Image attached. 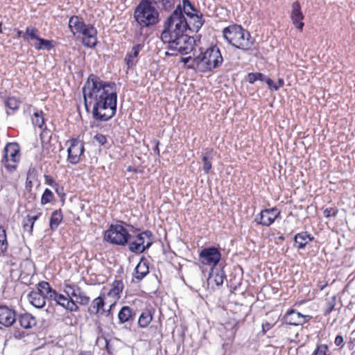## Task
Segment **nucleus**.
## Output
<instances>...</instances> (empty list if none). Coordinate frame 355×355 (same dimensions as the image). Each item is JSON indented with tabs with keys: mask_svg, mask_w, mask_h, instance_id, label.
Segmentation results:
<instances>
[{
	"mask_svg": "<svg viewBox=\"0 0 355 355\" xmlns=\"http://www.w3.org/2000/svg\"><path fill=\"white\" fill-rule=\"evenodd\" d=\"M272 325L268 322H266L262 324V328H263V331H268L269 329H270L272 328Z\"/></svg>",
	"mask_w": 355,
	"mask_h": 355,
	"instance_id": "nucleus-54",
	"label": "nucleus"
},
{
	"mask_svg": "<svg viewBox=\"0 0 355 355\" xmlns=\"http://www.w3.org/2000/svg\"><path fill=\"white\" fill-rule=\"evenodd\" d=\"M154 151L156 154L159 155V148H158V142L155 145V147L154 148Z\"/></svg>",
	"mask_w": 355,
	"mask_h": 355,
	"instance_id": "nucleus-56",
	"label": "nucleus"
},
{
	"mask_svg": "<svg viewBox=\"0 0 355 355\" xmlns=\"http://www.w3.org/2000/svg\"><path fill=\"white\" fill-rule=\"evenodd\" d=\"M15 321V311L6 306H0V324L6 327H10Z\"/></svg>",
	"mask_w": 355,
	"mask_h": 355,
	"instance_id": "nucleus-16",
	"label": "nucleus"
},
{
	"mask_svg": "<svg viewBox=\"0 0 355 355\" xmlns=\"http://www.w3.org/2000/svg\"><path fill=\"white\" fill-rule=\"evenodd\" d=\"M266 77V76L261 73H250L248 75L247 80L252 84L257 80L264 81Z\"/></svg>",
	"mask_w": 355,
	"mask_h": 355,
	"instance_id": "nucleus-40",
	"label": "nucleus"
},
{
	"mask_svg": "<svg viewBox=\"0 0 355 355\" xmlns=\"http://www.w3.org/2000/svg\"><path fill=\"white\" fill-rule=\"evenodd\" d=\"M19 322L21 327H22L24 329L31 328L36 324L35 318L33 317L29 313H25L21 315L19 318Z\"/></svg>",
	"mask_w": 355,
	"mask_h": 355,
	"instance_id": "nucleus-31",
	"label": "nucleus"
},
{
	"mask_svg": "<svg viewBox=\"0 0 355 355\" xmlns=\"http://www.w3.org/2000/svg\"><path fill=\"white\" fill-rule=\"evenodd\" d=\"M32 123L35 127L39 128V131L44 132L46 130V126L43 128L44 125V114L42 111H36L34 112L32 117Z\"/></svg>",
	"mask_w": 355,
	"mask_h": 355,
	"instance_id": "nucleus-29",
	"label": "nucleus"
},
{
	"mask_svg": "<svg viewBox=\"0 0 355 355\" xmlns=\"http://www.w3.org/2000/svg\"><path fill=\"white\" fill-rule=\"evenodd\" d=\"M50 300L55 301L57 304L71 312H76L79 310V307L75 303L74 300L69 299L66 294L63 295L58 293L55 290H53L51 287L50 292Z\"/></svg>",
	"mask_w": 355,
	"mask_h": 355,
	"instance_id": "nucleus-10",
	"label": "nucleus"
},
{
	"mask_svg": "<svg viewBox=\"0 0 355 355\" xmlns=\"http://www.w3.org/2000/svg\"><path fill=\"white\" fill-rule=\"evenodd\" d=\"M134 277L138 282L143 279L149 272L148 263L146 259H141L135 269Z\"/></svg>",
	"mask_w": 355,
	"mask_h": 355,
	"instance_id": "nucleus-19",
	"label": "nucleus"
},
{
	"mask_svg": "<svg viewBox=\"0 0 355 355\" xmlns=\"http://www.w3.org/2000/svg\"><path fill=\"white\" fill-rule=\"evenodd\" d=\"M177 7H180L181 13L183 14L184 12L189 18L198 12L190 0H182V4H179Z\"/></svg>",
	"mask_w": 355,
	"mask_h": 355,
	"instance_id": "nucleus-27",
	"label": "nucleus"
},
{
	"mask_svg": "<svg viewBox=\"0 0 355 355\" xmlns=\"http://www.w3.org/2000/svg\"><path fill=\"white\" fill-rule=\"evenodd\" d=\"M223 58L217 46H211L193 58V67L197 71L206 73L212 71L220 66Z\"/></svg>",
	"mask_w": 355,
	"mask_h": 355,
	"instance_id": "nucleus-3",
	"label": "nucleus"
},
{
	"mask_svg": "<svg viewBox=\"0 0 355 355\" xmlns=\"http://www.w3.org/2000/svg\"><path fill=\"white\" fill-rule=\"evenodd\" d=\"M44 180H45V183L47 184L48 185L51 186L53 187L57 186V183L55 182L54 179L52 177H51L50 175H45Z\"/></svg>",
	"mask_w": 355,
	"mask_h": 355,
	"instance_id": "nucleus-49",
	"label": "nucleus"
},
{
	"mask_svg": "<svg viewBox=\"0 0 355 355\" xmlns=\"http://www.w3.org/2000/svg\"><path fill=\"white\" fill-rule=\"evenodd\" d=\"M1 32V23H0V33Z\"/></svg>",
	"mask_w": 355,
	"mask_h": 355,
	"instance_id": "nucleus-57",
	"label": "nucleus"
},
{
	"mask_svg": "<svg viewBox=\"0 0 355 355\" xmlns=\"http://www.w3.org/2000/svg\"><path fill=\"white\" fill-rule=\"evenodd\" d=\"M292 10L291 13V19L293 25L300 31H302L304 27V15L301 11L300 4L298 1H295L292 4Z\"/></svg>",
	"mask_w": 355,
	"mask_h": 355,
	"instance_id": "nucleus-17",
	"label": "nucleus"
},
{
	"mask_svg": "<svg viewBox=\"0 0 355 355\" xmlns=\"http://www.w3.org/2000/svg\"><path fill=\"white\" fill-rule=\"evenodd\" d=\"M62 220V214L60 210L54 211L51 216L49 225L51 230H54L58 228Z\"/></svg>",
	"mask_w": 355,
	"mask_h": 355,
	"instance_id": "nucleus-33",
	"label": "nucleus"
},
{
	"mask_svg": "<svg viewBox=\"0 0 355 355\" xmlns=\"http://www.w3.org/2000/svg\"><path fill=\"white\" fill-rule=\"evenodd\" d=\"M335 297H333L330 301L327 302L325 313L329 314L332 311L335 306Z\"/></svg>",
	"mask_w": 355,
	"mask_h": 355,
	"instance_id": "nucleus-48",
	"label": "nucleus"
},
{
	"mask_svg": "<svg viewBox=\"0 0 355 355\" xmlns=\"http://www.w3.org/2000/svg\"><path fill=\"white\" fill-rule=\"evenodd\" d=\"M223 34L229 44L244 51L252 49L254 45L250 33L240 25L233 24L225 28Z\"/></svg>",
	"mask_w": 355,
	"mask_h": 355,
	"instance_id": "nucleus-4",
	"label": "nucleus"
},
{
	"mask_svg": "<svg viewBox=\"0 0 355 355\" xmlns=\"http://www.w3.org/2000/svg\"><path fill=\"white\" fill-rule=\"evenodd\" d=\"M152 4L160 3L164 9L171 8L173 3L172 0H151Z\"/></svg>",
	"mask_w": 355,
	"mask_h": 355,
	"instance_id": "nucleus-43",
	"label": "nucleus"
},
{
	"mask_svg": "<svg viewBox=\"0 0 355 355\" xmlns=\"http://www.w3.org/2000/svg\"><path fill=\"white\" fill-rule=\"evenodd\" d=\"M123 289V284L121 280H115L112 286V288L107 293V296L113 300H118L120 297V293Z\"/></svg>",
	"mask_w": 355,
	"mask_h": 355,
	"instance_id": "nucleus-28",
	"label": "nucleus"
},
{
	"mask_svg": "<svg viewBox=\"0 0 355 355\" xmlns=\"http://www.w3.org/2000/svg\"><path fill=\"white\" fill-rule=\"evenodd\" d=\"M93 141H96L99 145H103L106 143L107 139L105 135H95L93 138Z\"/></svg>",
	"mask_w": 355,
	"mask_h": 355,
	"instance_id": "nucleus-47",
	"label": "nucleus"
},
{
	"mask_svg": "<svg viewBox=\"0 0 355 355\" xmlns=\"http://www.w3.org/2000/svg\"><path fill=\"white\" fill-rule=\"evenodd\" d=\"M70 145L67 149L68 161L76 164L79 162L80 157L84 152V145L83 141L78 139H72L69 141Z\"/></svg>",
	"mask_w": 355,
	"mask_h": 355,
	"instance_id": "nucleus-11",
	"label": "nucleus"
},
{
	"mask_svg": "<svg viewBox=\"0 0 355 355\" xmlns=\"http://www.w3.org/2000/svg\"><path fill=\"white\" fill-rule=\"evenodd\" d=\"M51 286L47 282L42 281L37 284V290L28 295L29 302L37 309H42L46 304V300H50Z\"/></svg>",
	"mask_w": 355,
	"mask_h": 355,
	"instance_id": "nucleus-7",
	"label": "nucleus"
},
{
	"mask_svg": "<svg viewBox=\"0 0 355 355\" xmlns=\"http://www.w3.org/2000/svg\"><path fill=\"white\" fill-rule=\"evenodd\" d=\"M264 81L268 84L269 88H270L271 89H273V86H274L275 83H273V81L271 79H270L268 77H266Z\"/></svg>",
	"mask_w": 355,
	"mask_h": 355,
	"instance_id": "nucleus-53",
	"label": "nucleus"
},
{
	"mask_svg": "<svg viewBox=\"0 0 355 355\" xmlns=\"http://www.w3.org/2000/svg\"><path fill=\"white\" fill-rule=\"evenodd\" d=\"M40 215V212L37 213L36 215L34 216L28 214L23 220L24 231L28 232L29 235H31L33 232L34 223L39 218Z\"/></svg>",
	"mask_w": 355,
	"mask_h": 355,
	"instance_id": "nucleus-24",
	"label": "nucleus"
},
{
	"mask_svg": "<svg viewBox=\"0 0 355 355\" xmlns=\"http://www.w3.org/2000/svg\"><path fill=\"white\" fill-rule=\"evenodd\" d=\"M225 278V274L223 270H218L215 273L212 271L210 273L209 280H214L216 286H221Z\"/></svg>",
	"mask_w": 355,
	"mask_h": 355,
	"instance_id": "nucleus-35",
	"label": "nucleus"
},
{
	"mask_svg": "<svg viewBox=\"0 0 355 355\" xmlns=\"http://www.w3.org/2000/svg\"><path fill=\"white\" fill-rule=\"evenodd\" d=\"M199 257L202 264L214 266L219 262L221 254L216 248L210 247L202 250Z\"/></svg>",
	"mask_w": 355,
	"mask_h": 355,
	"instance_id": "nucleus-12",
	"label": "nucleus"
},
{
	"mask_svg": "<svg viewBox=\"0 0 355 355\" xmlns=\"http://www.w3.org/2000/svg\"><path fill=\"white\" fill-rule=\"evenodd\" d=\"M163 42L168 44L170 49L186 55L193 50L195 40L187 34H183L171 39L168 42Z\"/></svg>",
	"mask_w": 355,
	"mask_h": 355,
	"instance_id": "nucleus-9",
	"label": "nucleus"
},
{
	"mask_svg": "<svg viewBox=\"0 0 355 355\" xmlns=\"http://www.w3.org/2000/svg\"><path fill=\"white\" fill-rule=\"evenodd\" d=\"M280 212L275 208L265 209L256 216L254 220L263 226L270 225L279 215Z\"/></svg>",
	"mask_w": 355,
	"mask_h": 355,
	"instance_id": "nucleus-13",
	"label": "nucleus"
},
{
	"mask_svg": "<svg viewBox=\"0 0 355 355\" xmlns=\"http://www.w3.org/2000/svg\"><path fill=\"white\" fill-rule=\"evenodd\" d=\"M8 248L6 230L0 227V252H5Z\"/></svg>",
	"mask_w": 355,
	"mask_h": 355,
	"instance_id": "nucleus-38",
	"label": "nucleus"
},
{
	"mask_svg": "<svg viewBox=\"0 0 355 355\" xmlns=\"http://www.w3.org/2000/svg\"><path fill=\"white\" fill-rule=\"evenodd\" d=\"M202 159L203 161L202 169L205 173H208L211 168V163L207 155H202Z\"/></svg>",
	"mask_w": 355,
	"mask_h": 355,
	"instance_id": "nucleus-42",
	"label": "nucleus"
},
{
	"mask_svg": "<svg viewBox=\"0 0 355 355\" xmlns=\"http://www.w3.org/2000/svg\"><path fill=\"white\" fill-rule=\"evenodd\" d=\"M79 34L83 35V44L84 46L89 48L96 46L97 43V31L93 26L87 24L85 27L83 28V31H81Z\"/></svg>",
	"mask_w": 355,
	"mask_h": 355,
	"instance_id": "nucleus-14",
	"label": "nucleus"
},
{
	"mask_svg": "<svg viewBox=\"0 0 355 355\" xmlns=\"http://www.w3.org/2000/svg\"><path fill=\"white\" fill-rule=\"evenodd\" d=\"M87 24L78 16H72L69 20V28L73 35L79 34Z\"/></svg>",
	"mask_w": 355,
	"mask_h": 355,
	"instance_id": "nucleus-20",
	"label": "nucleus"
},
{
	"mask_svg": "<svg viewBox=\"0 0 355 355\" xmlns=\"http://www.w3.org/2000/svg\"><path fill=\"white\" fill-rule=\"evenodd\" d=\"M19 148L16 144H10L5 148L3 162L17 163L19 161Z\"/></svg>",
	"mask_w": 355,
	"mask_h": 355,
	"instance_id": "nucleus-18",
	"label": "nucleus"
},
{
	"mask_svg": "<svg viewBox=\"0 0 355 355\" xmlns=\"http://www.w3.org/2000/svg\"><path fill=\"white\" fill-rule=\"evenodd\" d=\"M141 49V46L140 44L135 45L125 57V62L128 68H131L137 64V57Z\"/></svg>",
	"mask_w": 355,
	"mask_h": 355,
	"instance_id": "nucleus-23",
	"label": "nucleus"
},
{
	"mask_svg": "<svg viewBox=\"0 0 355 355\" xmlns=\"http://www.w3.org/2000/svg\"><path fill=\"white\" fill-rule=\"evenodd\" d=\"M78 355H92L89 351H82Z\"/></svg>",
	"mask_w": 355,
	"mask_h": 355,
	"instance_id": "nucleus-55",
	"label": "nucleus"
},
{
	"mask_svg": "<svg viewBox=\"0 0 355 355\" xmlns=\"http://www.w3.org/2000/svg\"><path fill=\"white\" fill-rule=\"evenodd\" d=\"M105 240L112 244L125 245L128 244L130 234L122 224L111 225L105 232Z\"/></svg>",
	"mask_w": 355,
	"mask_h": 355,
	"instance_id": "nucleus-6",
	"label": "nucleus"
},
{
	"mask_svg": "<svg viewBox=\"0 0 355 355\" xmlns=\"http://www.w3.org/2000/svg\"><path fill=\"white\" fill-rule=\"evenodd\" d=\"M75 303H78L81 305L86 306L89 304L90 298L87 294L80 288V290L77 294V297L74 300Z\"/></svg>",
	"mask_w": 355,
	"mask_h": 355,
	"instance_id": "nucleus-37",
	"label": "nucleus"
},
{
	"mask_svg": "<svg viewBox=\"0 0 355 355\" xmlns=\"http://www.w3.org/2000/svg\"><path fill=\"white\" fill-rule=\"evenodd\" d=\"M4 162L5 167L8 170H9L10 171L15 170L16 166H17L16 163H12V162L10 163V162Z\"/></svg>",
	"mask_w": 355,
	"mask_h": 355,
	"instance_id": "nucleus-50",
	"label": "nucleus"
},
{
	"mask_svg": "<svg viewBox=\"0 0 355 355\" xmlns=\"http://www.w3.org/2000/svg\"><path fill=\"white\" fill-rule=\"evenodd\" d=\"M155 310L152 307L146 308L140 315L138 324L141 328H146L153 320Z\"/></svg>",
	"mask_w": 355,
	"mask_h": 355,
	"instance_id": "nucleus-21",
	"label": "nucleus"
},
{
	"mask_svg": "<svg viewBox=\"0 0 355 355\" xmlns=\"http://www.w3.org/2000/svg\"><path fill=\"white\" fill-rule=\"evenodd\" d=\"M338 213V210L334 207H327L324 209L323 214L324 217L329 218L331 216H335Z\"/></svg>",
	"mask_w": 355,
	"mask_h": 355,
	"instance_id": "nucleus-45",
	"label": "nucleus"
},
{
	"mask_svg": "<svg viewBox=\"0 0 355 355\" xmlns=\"http://www.w3.org/2000/svg\"><path fill=\"white\" fill-rule=\"evenodd\" d=\"M83 92L85 108L87 111L92 108L94 119L107 121L115 114L117 89L114 83L103 81L91 74L83 87Z\"/></svg>",
	"mask_w": 355,
	"mask_h": 355,
	"instance_id": "nucleus-1",
	"label": "nucleus"
},
{
	"mask_svg": "<svg viewBox=\"0 0 355 355\" xmlns=\"http://www.w3.org/2000/svg\"><path fill=\"white\" fill-rule=\"evenodd\" d=\"M311 318L310 315H304L294 309H291L285 315L284 320L289 325L297 326L302 325Z\"/></svg>",
	"mask_w": 355,
	"mask_h": 355,
	"instance_id": "nucleus-15",
	"label": "nucleus"
},
{
	"mask_svg": "<svg viewBox=\"0 0 355 355\" xmlns=\"http://www.w3.org/2000/svg\"><path fill=\"white\" fill-rule=\"evenodd\" d=\"M313 239V237H312L306 232H302L298 233L295 236L294 238L295 242L298 245L297 248L299 249L304 248L306 244L311 242Z\"/></svg>",
	"mask_w": 355,
	"mask_h": 355,
	"instance_id": "nucleus-25",
	"label": "nucleus"
},
{
	"mask_svg": "<svg viewBox=\"0 0 355 355\" xmlns=\"http://www.w3.org/2000/svg\"><path fill=\"white\" fill-rule=\"evenodd\" d=\"M189 28L184 15L181 13L180 8L176 7L171 16L164 21V30L161 34L162 42H168L176 36L185 34Z\"/></svg>",
	"mask_w": 355,
	"mask_h": 355,
	"instance_id": "nucleus-2",
	"label": "nucleus"
},
{
	"mask_svg": "<svg viewBox=\"0 0 355 355\" xmlns=\"http://www.w3.org/2000/svg\"><path fill=\"white\" fill-rule=\"evenodd\" d=\"M37 33L38 31L36 28L33 27H27L24 37L27 41L34 40L36 42L40 37Z\"/></svg>",
	"mask_w": 355,
	"mask_h": 355,
	"instance_id": "nucleus-36",
	"label": "nucleus"
},
{
	"mask_svg": "<svg viewBox=\"0 0 355 355\" xmlns=\"http://www.w3.org/2000/svg\"><path fill=\"white\" fill-rule=\"evenodd\" d=\"M284 84V80L283 79H279L277 83H275V85L273 86V89L274 90H277L280 87H283Z\"/></svg>",
	"mask_w": 355,
	"mask_h": 355,
	"instance_id": "nucleus-51",
	"label": "nucleus"
},
{
	"mask_svg": "<svg viewBox=\"0 0 355 355\" xmlns=\"http://www.w3.org/2000/svg\"><path fill=\"white\" fill-rule=\"evenodd\" d=\"M189 20V23L192 26V30L196 32H197L204 24V20L202 19V15L198 14V12L190 17Z\"/></svg>",
	"mask_w": 355,
	"mask_h": 355,
	"instance_id": "nucleus-32",
	"label": "nucleus"
},
{
	"mask_svg": "<svg viewBox=\"0 0 355 355\" xmlns=\"http://www.w3.org/2000/svg\"><path fill=\"white\" fill-rule=\"evenodd\" d=\"M33 46L36 49H46L49 50L53 47L52 42L50 40H44L39 37L36 42L33 44Z\"/></svg>",
	"mask_w": 355,
	"mask_h": 355,
	"instance_id": "nucleus-34",
	"label": "nucleus"
},
{
	"mask_svg": "<svg viewBox=\"0 0 355 355\" xmlns=\"http://www.w3.org/2000/svg\"><path fill=\"white\" fill-rule=\"evenodd\" d=\"M6 105L9 109L15 110L19 106V101L15 97H8L6 101Z\"/></svg>",
	"mask_w": 355,
	"mask_h": 355,
	"instance_id": "nucleus-41",
	"label": "nucleus"
},
{
	"mask_svg": "<svg viewBox=\"0 0 355 355\" xmlns=\"http://www.w3.org/2000/svg\"><path fill=\"white\" fill-rule=\"evenodd\" d=\"M53 198L54 196L52 191L49 189H46L42 195L41 204L42 205H46L47 203L52 202Z\"/></svg>",
	"mask_w": 355,
	"mask_h": 355,
	"instance_id": "nucleus-39",
	"label": "nucleus"
},
{
	"mask_svg": "<svg viewBox=\"0 0 355 355\" xmlns=\"http://www.w3.org/2000/svg\"><path fill=\"white\" fill-rule=\"evenodd\" d=\"M153 243V234L150 231L146 230L132 236L128 241L129 250L136 254H141L148 249Z\"/></svg>",
	"mask_w": 355,
	"mask_h": 355,
	"instance_id": "nucleus-8",
	"label": "nucleus"
},
{
	"mask_svg": "<svg viewBox=\"0 0 355 355\" xmlns=\"http://www.w3.org/2000/svg\"><path fill=\"white\" fill-rule=\"evenodd\" d=\"M105 304V299L101 296L97 297L92 300L88 309V311L90 314L96 315L98 316L101 315V311L103 309Z\"/></svg>",
	"mask_w": 355,
	"mask_h": 355,
	"instance_id": "nucleus-22",
	"label": "nucleus"
},
{
	"mask_svg": "<svg viewBox=\"0 0 355 355\" xmlns=\"http://www.w3.org/2000/svg\"><path fill=\"white\" fill-rule=\"evenodd\" d=\"M134 314L132 309L128 306H123L118 313V318L121 324L132 320Z\"/></svg>",
	"mask_w": 355,
	"mask_h": 355,
	"instance_id": "nucleus-26",
	"label": "nucleus"
},
{
	"mask_svg": "<svg viewBox=\"0 0 355 355\" xmlns=\"http://www.w3.org/2000/svg\"><path fill=\"white\" fill-rule=\"evenodd\" d=\"M336 345L340 346L343 343V338L342 336H337L334 341Z\"/></svg>",
	"mask_w": 355,
	"mask_h": 355,
	"instance_id": "nucleus-52",
	"label": "nucleus"
},
{
	"mask_svg": "<svg viewBox=\"0 0 355 355\" xmlns=\"http://www.w3.org/2000/svg\"><path fill=\"white\" fill-rule=\"evenodd\" d=\"M134 17L142 28L154 26L159 22V11L152 5L151 0H141L137 6Z\"/></svg>",
	"mask_w": 355,
	"mask_h": 355,
	"instance_id": "nucleus-5",
	"label": "nucleus"
},
{
	"mask_svg": "<svg viewBox=\"0 0 355 355\" xmlns=\"http://www.w3.org/2000/svg\"><path fill=\"white\" fill-rule=\"evenodd\" d=\"M328 347L326 345H320L317 347L312 355H327Z\"/></svg>",
	"mask_w": 355,
	"mask_h": 355,
	"instance_id": "nucleus-44",
	"label": "nucleus"
},
{
	"mask_svg": "<svg viewBox=\"0 0 355 355\" xmlns=\"http://www.w3.org/2000/svg\"><path fill=\"white\" fill-rule=\"evenodd\" d=\"M116 301L117 300H113V301L111 302V304H110L108 309H105L103 308V309L101 311V315H104L107 317L112 316V310L113 307L116 305Z\"/></svg>",
	"mask_w": 355,
	"mask_h": 355,
	"instance_id": "nucleus-46",
	"label": "nucleus"
},
{
	"mask_svg": "<svg viewBox=\"0 0 355 355\" xmlns=\"http://www.w3.org/2000/svg\"><path fill=\"white\" fill-rule=\"evenodd\" d=\"M80 287L73 284H65L63 286L64 293L72 300H75L76 299Z\"/></svg>",
	"mask_w": 355,
	"mask_h": 355,
	"instance_id": "nucleus-30",
	"label": "nucleus"
}]
</instances>
